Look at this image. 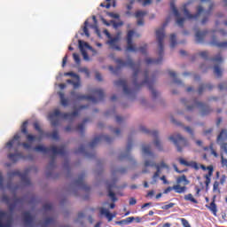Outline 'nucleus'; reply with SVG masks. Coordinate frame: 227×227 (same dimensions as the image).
I'll list each match as a JSON object with an SVG mask.
<instances>
[{
  "instance_id": "f257e3e1",
  "label": "nucleus",
  "mask_w": 227,
  "mask_h": 227,
  "mask_svg": "<svg viewBox=\"0 0 227 227\" xmlns=\"http://www.w3.org/2000/svg\"><path fill=\"white\" fill-rule=\"evenodd\" d=\"M115 63L117 64L116 67L112 66L109 67V70L113 72V74H117L118 72H120V70H121V68L125 67H130L132 70H134L132 77L135 88L137 90H139L141 86L146 84L148 90H151L153 98H157V97H159V92H157L155 89H153L154 81L150 80V78L148 77V71H145L144 73L145 81H143L141 83L137 82V75H139V72H141V64H136L130 57L128 58L127 61H124L121 59H116Z\"/></svg>"
},
{
  "instance_id": "f03ea898",
  "label": "nucleus",
  "mask_w": 227,
  "mask_h": 227,
  "mask_svg": "<svg viewBox=\"0 0 227 227\" xmlns=\"http://www.w3.org/2000/svg\"><path fill=\"white\" fill-rule=\"evenodd\" d=\"M169 22V18L167 19L166 22L163 23V27L156 30V38L158 42L159 47V58L157 59H153L152 58L145 59L146 65H160L162 63V56H164V38L166 37V34L164 33V27L168 26Z\"/></svg>"
},
{
  "instance_id": "7ed1b4c3",
  "label": "nucleus",
  "mask_w": 227,
  "mask_h": 227,
  "mask_svg": "<svg viewBox=\"0 0 227 227\" xmlns=\"http://www.w3.org/2000/svg\"><path fill=\"white\" fill-rule=\"evenodd\" d=\"M34 150L35 152H41L42 153H49V152H51L53 153V155L51 156V161L48 165L49 169H54L56 168V155H62L63 157L67 153L64 146H60L59 148H58L55 145H51L50 147L36 145Z\"/></svg>"
},
{
  "instance_id": "20e7f679",
  "label": "nucleus",
  "mask_w": 227,
  "mask_h": 227,
  "mask_svg": "<svg viewBox=\"0 0 227 227\" xmlns=\"http://www.w3.org/2000/svg\"><path fill=\"white\" fill-rule=\"evenodd\" d=\"M181 102L186 106L187 111H194V109H201V116H208L212 113V108L203 102L198 101V98H193L191 101H187L185 98H182Z\"/></svg>"
},
{
  "instance_id": "39448f33",
  "label": "nucleus",
  "mask_w": 227,
  "mask_h": 227,
  "mask_svg": "<svg viewBox=\"0 0 227 227\" xmlns=\"http://www.w3.org/2000/svg\"><path fill=\"white\" fill-rule=\"evenodd\" d=\"M59 116H61V118L64 120H74V118L79 116V111L75 110L73 113L61 114L59 109L53 110V112L50 113L48 115V119L52 127H58V125H59Z\"/></svg>"
},
{
  "instance_id": "423d86ee",
  "label": "nucleus",
  "mask_w": 227,
  "mask_h": 227,
  "mask_svg": "<svg viewBox=\"0 0 227 227\" xmlns=\"http://www.w3.org/2000/svg\"><path fill=\"white\" fill-rule=\"evenodd\" d=\"M212 10H214L213 3L209 4L208 10L206 12L203 9V6L199 5L197 7V12L195 14H191V12H189V10H187L186 7L184 8V13L187 19H189L190 20H192V19L194 20L198 19L200 15H201L204 12L205 17L202 19L201 24H207V22H208V17H210V15L212 14Z\"/></svg>"
},
{
  "instance_id": "0eeeda50",
  "label": "nucleus",
  "mask_w": 227,
  "mask_h": 227,
  "mask_svg": "<svg viewBox=\"0 0 227 227\" xmlns=\"http://www.w3.org/2000/svg\"><path fill=\"white\" fill-rule=\"evenodd\" d=\"M132 36H134V30H129L127 34V51L129 52H137V51H139L141 54H146L148 44H144L143 46L137 48L132 43Z\"/></svg>"
},
{
  "instance_id": "6e6552de",
  "label": "nucleus",
  "mask_w": 227,
  "mask_h": 227,
  "mask_svg": "<svg viewBox=\"0 0 227 227\" xmlns=\"http://www.w3.org/2000/svg\"><path fill=\"white\" fill-rule=\"evenodd\" d=\"M169 141L174 143L175 146L176 147L177 152L182 153L184 152V148L189 146V142L187 139L180 134H174L168 137Z\"/></svg>"
},
{
  "instance_id": "1a4fd4ad",
  "label": "nucleus",
  "mask_w": 227,
  "mask_h": 227,
  "mask_svg": "<svg viewBox=\"0 0 227 227\" xmlns=\"http://www.w3.org/2000/svg\"><path fill=\"white\" fill-rule=\"evenodd\" d=\"M139 130H140V132H143L144 134H149L150 136L153 137H154V142H153L154 145L160 152H162L163 148H162V144L160 143V140L159 139V131L149 130L145 126H140Z\"/></svg>"
},
{
  "instance_id": "9d476101",
  "label": "nucleus",
  "mask_w": 227,
  "mask_h": 227,
  "mask_svg": "<svg viewBox=\"0 0 227 227\" xmlns=\"http://www.w3.org/2000/svg\"><path fill=\"white\" fill-rule=\"evenodd\" d=\"M182 182H184V185H189V180L187 179V176H185V175L177 177V184L173 186L175 192H176L177 194H184V192L187 191V186H180V184H182Z\"/></svg>"
},
{
  "instance_id": "9b49d317",
  "label": "nucleus",
  "mask_w": 227,
  "mask_h": 227,
  "mask_svg": "<svg viewBox=\"0 0 227 227\" xmlns=\"http://www.w3.org/2000/svg\"><path fill=\"white\" fill-rule=\"evenodd\" d=\"M15 143L18 146L21 145L26 150H29L31 148V144L26 142L20 143V135L19 134L14 135L13 138L7 142L6 148H12Z\"/></svg>"
},
{
  "instance_id": "f8f14e48",
  "label": "nucleus",
  "mask_w": 227,
  "mask_h": 227,
  "mask_svg": "<svg viewBox=\"0 0 227 227\" xmlns=\"http://www.w3.org/2000/svg\"><path fill=\"white\" fill-rule=\"evenodd\" d=\"M70 95L73 100H77V101L89 100L90 102H93V104H97V98L93 96L81 94L79 92H76L75 90H71Z\"/></svg>"
},
{
  "instance_id": "ddd939ff",
  "label": "nucleus",
  "mask_w": 227,
  "mask_h": 227,
  "mask_svg": "<svg viewBox=\"0 0 227 227\" xmlns=\"http://www.w3.org/2000/svg\"><path fill=\"white\" fill-rule=\"evenodd\" d=\"M8 176L10 178H13V176H19L21 178V182L25 184V185H31V180L27 177V172L21 173L20 170H14L8 173Z\"/></svg>"
},
{
  "instance_id": "4468645a",
  "label": "nucleus",
  "mask_w": 227,
  "mask_h": 227,
  "mask_svg": "<svg viewBox=\"0 0 227 227\" xmlns=\"http://www.w3.org/2000/svg\"><path fill=\"white\" fill-rule=\"evenodd\" d=\"M84 178H86V174L82 173L79 175L78 178L74 181L75 187H79V189H82L85 192H90V186L84 183Z\"/></svg>"
},
{
  "instance_id": "2eb2a0df",
  "label": "nucleus",
  "mask_w": 227,
  "mask_h": 227,
  "mask_svg": "<svg viewBox=\"0 0 227 227\" xmlns=\"http://www.w3.org/2000/svg\"><path fill=\"white\" fill-rule=\"evenodd\" d=\"M100 141L113 143V137L107 135H99L98 137H94V139L89 144L90 148H95Z\"/></svg>"
},
{
  "instance_id": "dca6fc26",
  "label": "nucleus",
  "mask_w": 227,
  "mask_h": 227,
  "mask_svg": "<svg viewBox=\"0 0 227 227\" xmlns=\"http://www.w3.org/2000/svg\"><path fill=\"white\" fill-rule=\"evenodd\" d=\"M200 168H202L203 171H207V174L204 176V178H206L205 181V185L206 187H208L210 185V182H212V175H214V166L209 165L206 167L205 165H200Z\"/></svg>"
},
{
  "instance_id": "f3484780",
  "label": "nucleus",
  "mask_w": 227,
  "mask_h": 227,
  "mask_svg": "<svg viewBox=\"0 0 227 227\" xmlns=\"http://www.w3.org/2000/svg\"><path fill=\"white\" fill-rule=\"evenodd\" d=\"M114 85L119 88L121 87L125 95H133V93H136V90L129 89L127 86V80L125 79L115 81Z\"/></svg>"
},
{
  "instance_id": "a211bd4d",
  "label": "nucleus",
  "mask_w": 227,
  "mask_h": 227,
  "mask_svg": "<svg viewBox=\"0 0 227 227\" xmlns=\"http://www.w3.org/2000/svg\"><path fill=\"white\" fill-rule=\"evenodd\" d=\"M170 8L176 17V22L180 27H184V22H185V18L180 17V12H178V9H176V6L175 5V2L170 3Z\"/></svg>"
},
{
  "instance_id": "6ab92c4d",
  "label": "nucleus",
  "mask_w": 227,
  "mask_h": 227,
  "mask_svg": "<svg viewBox=\"0 0 227 227\" xmlns=\"http://www.w3.org/2000/svg\"><path fill=\"white\" fill-rule=\"evenodd\" d=\"M145 168H156V172L153 174V179L155 180V178H159V176H160V169L162 168H160L157 164L155 163V161H152V160H146L145 161Z\"/></svg>"
},
{
  "instance_id": "aec40b11",
  "label": "nucleus",
  "mask_w": 227,
  "mask_h": 227,
  "mask_svg": "<svg viewBox=\"0 0 227 227\" xmlns=\"http://www.w3.org/2000/svg\"><path fill=\"white\" fill-rule=\"evenodd\" d=\"M120 35H116L114 37H112L107 41V44L111 47V49H114V51H121V48L120 47Z\"/></svg>"
},
{
  "instance_id": "412c9836",
  "label": "nucleus",
  "mask_w": 227,
  "mask_h": 227,
  "mask_svg": "<svg viewBox=\"0 0 227 227\" xmlns=\"http://www.w3.org/2000/svg\"><path fill=\"white\" fill-rule=\"evenodd\" d=\"M27 121H25L21 125V132L24 134L27 137V141H29V143L35 141L36 137L35 135H31L27 133Z\"/></svg>"
},
{
  "instance_id": "4be33fe9",
  "label": "nucleus",
  "mask_w": 227,
  "mask_h": 227,
  "mask_svg": "<svg viewBox=\"0 0 227 227\" xmlns=\"http://www.w3.org/2000/svg\"><path fill=\"white\" fill-rule=\"evenodd\" d=\"M116 184V179H114L112 183H106V189L108 191V196L111 198L112 201H116V194L113 192V187Z\"/></svg>"
},
{
  "instance_id": "5701e85b",
  "label": "nucleus",
  "mask_w": 227,
  "mask_h": 227,
  "mask_svg": "<svg viewBox=\"0 0 227 227\" xmlns=\"http://www.w3.org/2000/svg\"><path fill=\"white\" fill-rule=\"evenodd\" d=\"M213 47H218V49H227V42L220 43L217 41V37L213 35L209 43Z\"/></svg>"
},
{
  "instance_id": "b1692460",
  "label": "nucleus",
  "mask_w": 227,
  "mask_h": 227,
  "mask_svg": "<svg viewBox=\"0 0 227 227\" xmlns=\"http://www.w3.org/2000/svg\"><path fill=\"white\" fill-rule=\"evenodd\" d=\"M179 164H181L182 166H186L187 168H193V169H196V170L200 169V166L196 161L189 162L184 160V158H179Z\"/></svg>"
},
{
  "instance_id": "393cba45",
  "label": "nucleus",
  "mask_w": 227,
  "mask_h": 227,
  "mask_svg": "<svg viewBox=\"0 0 227 227\" xmlns=\"http://www.w3.org/2000/svg\"><path fill=\"white\" fill-rule=\"evenodd\" d=\"M207 35H208V30L197 31L195 34V40H196L197 43H203Z\"/></svg>"
},
{
  "instance_id": "a878e982",
  "label": "nucleus",
  "mask_w": 227,
  "mask_h": 227,
  "mask_svg": "<svg viewBox=\"0 0 227 227\" xmlns=\"http://www.w3.org/2000/svg\"><path fill=\"white\" fill-rule=\"evenodd\" d=\"M99 212L101 215H105L106 217L108 223H111V221H113V219L116 217V214H111V212H109V209L105 207H101Z\"/></svg>"
},
{
  "instance_id": "bb28decb",
  "label": "nucleus",
  "mask_w": 227,
  "mask_h": 227,
  "mask_svg": "<svg viewBox=\"0 0 227 227\" xmlns=\"http://www.w3.org/2000/svg\"><path fill=\"white\" fill-rule=\"evenodd\" d=\"M206 208L212 212L213 215H217V204H215V196L213 197V200L209 205H206Z\"/></svg>"
},
{
  "instance_id": "cd10ccee",
  "label": "nucleus",
  "mask_w": 227,
  "mask_h": 227,
  "mask_svg": "<svg viewBox=\"0 0 227 227\" xmlns=\"http://www.w3.org/2000/svg\"><path fill=\"white\" fill-rule=\"evenodd\" d=\"M74 153L77 155L78 153H83L85 157H88L89 159H93L95 157V153H90L86 152V149L84 148V145H81L78 149L74 151Z\"/></svg>"
},
{
  "instance_id": "c85d7f7f",
  "label": "nucleus",
  "mask_w": 227,
  "mask_h": 227,
  "mask_svg": "<svg viewBox=\"0 0 227 227\" xmlns=\"http://www.w3.org/2000/svg\"><path fill=\"white\" fill-rule=\"evenodd\" d=\"M227 140V129H223L219 135L216 137V143L219 145L220 143H223V141Z\"/></svg>"
},
{
  "instance_id": "c756f323",
  "label": "nucleus",
  "mask_w": 227,
  "mask_h": 227,
  "mask_svg": "<svg viewBox=\"0 0 227 227\" xmlns=\"http://www.w3.org/2000/svg\"><path fill=\"white\" fill-rule=\"evenodd\" d=\"M134 221H136V218L134 216H129L126 219L115 222V224H117V226H126L127 224H130V223H133Z\"/></svg>"
},
{
  "instance_id": "7c9ffc66",
  "label": "nucleus",
  "mask_w": 227,
  "mask_h": 227,
  "mask_svg": "<svg viewBox=\"0 0 227 227\" xmlns=\"http://www.w3.org/2000/svg\"><path fill=\"white\" fill-rule=\"evenodd\" d=\"M23 219H24V223H25V224H27V226H31V224H33L34 218L31 215L30 212H24Z\"/></svg>"
},
{
  "instance_id": "2f4dec72",
  "label": "nucleus",
  "mask_w": 227,
  "mask_h": 227,
  "mask_svg": "<svg viewBox=\"0 0 227 227\" xmlns=\"http://www.w3.org/2000/svg\"><path fill=\"white\" fill-rule=\"evenodd\" d=\"M8 159L11 160L12 162H18V160H20V159H24V155L22 153H9Z\"/></svg>"
},
{
  "instance_id": "473e14b6",
  "label": "nucleus",
  "mask_w": 227,
  "mask_h": 227,
  "mask_svg": "<svg viewBox=\"0 0 227 227\" xmlns=\"http://www.w3.org/2000/svg\"><path fill=\"white\" fill-rule=\"evenodd\" d=\"M206 90H208V91H212V90H214V85L210 83L200 85L198 90L199 95H201Z\"/></svg>"
},
{
  "instance_id": "72a5a7b5",
  "label": "nucleus",
  "mask_w": 227,
  "mask_h": 227,
  "mask_svg": "<svg viewBox=\"0 0 227 227\" xmlns=\"http://www.w3.org/2000/svg\"><path fill=\"white\" fill-rule=\"evenodd\" d=\"M19 203H24V198H15L14 199V203L9 204V210L10 212H13V210H15V207H17V205H19Z\"/></svg>"
},
{
  "instance_id": "f704fd0d",
  "label": "nucleus",
  "mask_w": 227,
  "mask_h": 227,
  "mask_svg": "<svg viewBox=\"0 0 227 227\" xmlns=\"http://www.w3.org/2000/svg\"><path fill=\"white\" fill-rule=\"evenodd\" d=\"M6 215V212L0 211V227H12V220H8L6 223H3V218Z\"/></svg>"
},
{
  "instance_id": "c9c22d12",
  "label": "nucleus",
  "mask_w": 227,
  "mask_h": 227,
  "mask_svg": "<svg viewBox=\"0 0 227 227\" xmlns=\"http://www.w3.org/2000/svg\"><path fill=\"white\" fill-rule=\"evenodd\" d=\"M130 150H132V140L129 139L127 145L125 153L121 154L120 157H128V159H130Z\"/></svg>"
},
{
  "instance_id": "e433bc0d",
  "label": "nucleus",
  "mask_w": 227,
  "mask_h": 227,
  "mask_svg": "<svg viewBox=\"0 0 227 227\" xmlns=\"http://www.w3.org/2000/svg\"><path fill=\"white\" fill-rule=\"evenodd\" d=\"M142 152L145 153V155H148V157H153V159L155 157L153 153L151 151L150 145H143Z\"/></svg>"
},
{
  "instance_id": "4c0bfd02",
  "label": "nucleus",
  "mask_w": 227,
  "mask_h": 227,
  "mask_svg": "<svg viewBox=\"0 0 227 227\" xmlns=\"http://www.w3.org/2000/svg\"><path fill=\"white\" fill-rule=\"evenodd\" d=\"M58 95H59V98H60V104H61V106H63V107H67V106H68V99H67V98H65V93H63V92H59Z\"/></svg>"
},
{
  "instance_id": "58836bf2",
  "label": "nucleus",
  "mask_w": 227,
  "mask_h": 227,
  "mask_svg": "<svg viewBox=\"0 0 227 227\" xmlns=\"http://www.w3.org/2000/svg\"><path fill=\"white\" fill-rule=\"evenodd\" d=\"M127 173V168H121L117 169H112V176H114L116 175H125Z\"/></svg>"
},
{
  "instance_id": "ea45409f",
  "label": "nucleus",
  "mask_w": 227,
  "mask_h": 227,
  "mask_svg": "<svg viewBox=\"0 0 227 227\" xmlns=\"http://www.w3.org/2000/svg\"><path fill=\"white\" fill-rule=\"evenodd\" d=\"M94 95L98 98L99 100H104V90L102 89H96L93 90Z\"/></svg>"
},
{
  "instance_id": "a19ab883",
  "label": "nucleus",
  "mask_w": 227,
  "mask_h": 227,
  "mask_svg": "<svg viewBox=\"0 0 227 227\" xmlns=\"http://www.w3.org/2000/svg\"><path fill=\"white\" fill-rule=\"evenodd\" d=\"M80 51H86V49H91V46L88 43L82 42V40L78 41Z\"/></svg>"
},
{
  "instance_id": "79ce46f5",
  "label": "nucleus",
  "mask_w": 227,
  "mask_h": 227,
  "mask_svg": "<svg viewBox=\"0 0 227 227\" xmlns=\"http://www.w3.org/2000/svg\"><path fill=\"white\" fill-rule=\"evenodd\" d=\"M184 200L185 201H191V203H194L195 205L198 203V200H196L192 193L184 195Z\"/></svg>"
},
{
  "instance_id": "37998d69",
  "label": "nucleus",
  "mask_w": 227,
  "mask_h": 227,
  "mask_svg": "<svg viewBox=\"0 0 227 227\" xmlns=\"http://www.w3.org/2000/svg\"><path fill=\"white\" fill-rule=\"evenodd\" d=\"M138 3H141L143 6H147V4H152V0H137ZM136 3V0H130L129 4H134Z\"/></svg>"
},
{
  "instance_id": "c03bdc74",
  "label": "nucleus",
  "mask_w": 227,
  "mask_h": 227,
  "mask_svg": "<svg viewBox=\"0 0 227 227\" xmlns=\"http://www.w3.org/2000/svg\"><path fill=\"white\" fill-rule=\"evenodd\" d=\"M170 47H171V49H175V47H176V34L170 35Z\"/></svg>"
},
{
  "instance_id": "a18cd8bd",
  "label": "nucleus",
  "mask_w": 227,
  "mask_h": 227,
  "mask_svg": "<svg viewBox=\"0 0 227 227\" xmlns=\"http://www.w3.org/2000/svg\"><path fill=\"white\" fill-rule=\"evenodd\" d=\"M89 121L90 119H84L82 123L78 124V126L76 127V130L81 132V134H84V123L88 122Z\"/></svg>"
},
{
  "instance_id": "49530a36",
  "label": "nucleus",
  "mask_w": 227,
  "mask_h": 227,
  "mask_svg": "<svg viewBox=\"0 0 227 227\" xmlns=\"http://www.w3.org/2000/svg\"><path fill=\"white\" fill-rule=\"evenodd\" d=\"M210 60L213 61V63H218L219 65H221V63H223V56H221V54L219 53L214 58L210 59Z\"/></svg>"
},
{
  "instance_id": "de8ad7c7",
  "label": "nucleus",
  "mask_w": 227,
  "mask_h": 227,
  "mask_svg": "<svg viewBox=\"0 0 227 227\" xmlns=\"http://www.w3.org/2000/svg\"><path fill=\"white\" fill-rule=\"evenodd\" d=\"M214 74H216V77H223V70H221L219 66L215 65L214 67Z\"/></svg>"
},
{
  "instance_id": "09e8293b",
  "label": "nucleus",
  "mask_w": 227,
  "mask_h": 227,
  "mask_svg": "<svg viewBox=\"0 0 227 227\" xmlns=\"http://www.w3.org/2000/svg\"><path fill=\"white\" fill-rule=\"evenodd\" d=\"M168 75H170V77H172V79H174V82L176 84H182V81H180L176 78V73H175L174 71H168Z\"/></svg>"
},
{
  "instance_id": "8fccbe9b",
  "label": "nucleus",
  "mask_w": 227,
  "mask_h": 227,
  "mask_svg": "<svg viewBox=\"0 0 227 227\" xmlns=\"http://www.w3.org/2000/svg\"><path fill=\"white\" fill-rule=\"evenodd\" d=\"M54 223H56V221L54 220V218H46L44 220L43 224H42V227H48L49 224H54Z\"/></svg>"
},
{
  "instance_id": "3c124183",
  "label": "nucleus",
  "mask_w": 227,
  "mask_h": 227,
  "mask_svg": "<svg viewBox=\"0 0 227 227\" xmlns=\"http://www.w3.org/2000/svg\"><path fill=\"white\" fill-rule=\"evenodd\" d=\"M219 185H221V184L219 183V181H215L214 184H213V192H221V189L219 188Z\"/></svg>"
},
{
  "instance_id": "603ef678",
  "label": "nucleus",
  "mask_w": 227,
  "mask_h": 227,
  "mask_svg": "<svg viewBox=\"0 0 227 227\" xmlns=\"http://www.w3.org/2000/svg\"><path fill=\"white\" fill-rule=\"evenodd\" d=\"M145 15H146V12H145V11H137L135 12L136 19H143V17H145Z\"/></svg>"
},
{
  "instance_id": "864d4df0",
  "label": "nucleus",
  "mask_w": 227,
  "mask_h": 227,
  "mask_svg": "<svg viewBox=\"0 0 227 227\" xmlns=\"http://www.w3.org/2000/svg\"><path fill=\"white\" fill-rule=\"evenodd\" d=\"M34 129L35 130H37L39 134L43 135V129L40 127V123L38 122H34Z\"/></svg>"
},
{
  "instance_id": "5fc2aeb1",
  "label": "nucleus",
  "mask_w": 227,
  "mask_h": 227,
  "mask_svg": "<svg viewBox=\"0 0 227 227\" xmlns=\"http://www.w3.org/2000/svg\"><path fill=\"white\" fill-rule=\"evenodd\" d=\"M84 27H83V33L87 36V38H90V31L88 30V20L84 22Z\"/></svg>"
},
{
  "instance_id": "6e6d98bb",
  "label": "nucleus",
  "mask_w": 227,
  "mask_h": 227,
  "mask_svg": "<svg viewBox=\"0 0 227 227\" xmlns=\"http://www.w3.org/2000/svg\"><path fill=\"white\" fill-rule=\"evenodd\" d=\"M209 150L211 151V155H214V157L217 158L219 157V154L217 153V152L214 149V145L210 144L209 145Z\"/></svg>"
},
{
  "instance_id": "4d7b16f0",
  "label": "nucleus",
  "mask_w": 227,
  "mask_h": 227,
  "mask_svg": "<svg viewBox=\"0 0 227 227\" xmlns=\"http://www.w3.org/2000/svg\"><path fill=\"white\" fill-rule=\"evenodd\" d=\"M173 207H175V203L170 202L168 204L162 206L161 208L162 210H169V208H173Z\"/></svg>"
},
{
  "instance_id": "13d9d810",
  "label": "nucleus",
  "mask_w": 227,
  "mask_h": 227,
  "mask_svg": "<svg viewBox=\"0 0 227 227\" xmlns=\"http://www.w3.org/2000/svg\"><path fill=\"white\" fill-rule=\"evenodd\" d=\"M218 145H220L221 150H223L224 153L227 154V143L220 142Z\"/></svg>"
},
{
  "instance_id": "bf43d9fd",
  "label": "nucleus",
  "mask_w": 227,
  "mask_h": 227,
  "mask_svg": "<svg viewBox=\"0 0 227 227\" xmlns=\"http://www.w3.org/2000/svg\"><path fill=\"white\" fill-rule=\"evenodd\" d=\"M156 166H158L161 169H169V166H168V164H166L164 161H160V163L156 164Z\"/></svg>"
},
{
  "instance_id": "052dcab7",
  "label": "nucleus",
  "mask_w": 227,
  "mask_h": 227,
  "mask_svg": "<svg viewBox=\"0 0 227 227\" xmlns=\"http://www.w3.org/2000/svg\"><path fill=\"white\" fill-rule=\"evenodd\" d=\"M73 58H74L76 65H81V57H79V54L74 53Z\"/></svg>"
},
{
  "instance_id": "680f3d73",
  "label": "nucleus",
  "mask_w": 227,
  "mask_h": 227,
  "mask_svg": "<svg viewBox=\"0 0 227 227\" xmlns=\"http://www.w3.org/2000/svg\"><path fill=\"white\" fill-rule=\"evenodd\" d=\"M82 55L83 56V59H85V61H90V56L88 55V52L86 51V50H82Z\"/></svg>"
},
{
  "instance_id": "e2e57ef3",
  "label": "nucleus",
  "mask_w": 227,
  "mask_h": 227,
  "mask_svg": "<svg viewBox=\"0 0 227 227\" xmlns=\"http://www.w3.org/2000/svg\"><path fill=\"white\" fill-rule=\"evenodd\" d=\"M76 80V82H73L74 90H77V88L81 87V77H79V79Z\"/></svg>"
},
{
  "instance_id": "0e129e2a",
  "label": "nucleus",
  "mask_w": 227,
  "mask_h": 227,
  "mask_svg": "<svg viewBox=\"0 0 227 227\" xmlns=\"http://www.w3.org/2000/svg\"><path fill=\"white\" fill-rule=\"evenodd\" d=\"M43 210L46 212H49L50 210H52V204L47 203L43 206Z\"/></svg>"
},
{
  "instance_id": "69168bd1",
  "label": "nucleus",
  "mask_w": 227,
  "mask_h": 227,
  "mask_svg": "<svg viewBox=\"0 0 227 227\" xmlns=\"http://www.w3.org/2000/svg\"><path fill=\"white\" fill-rule=\"evenodd\" d=\"M199 56L203 59H208V51H201L199 53Z\"/></svg>"
},
{
  "instance_id": "338daca9",
  "label": "nucleus",
  "mask_w": 227,
  "mask_h": 227,
  "mask_svg": "<svg viewBox=\"0 0 227 227\" xmlns=\"http://www.w3.org/2000/svg\"><path fill=\"white\" fill-rule=\"evenodd\" d=\"M50 136L51 137H52V139H55V140L59 139V134L56 130L53 131Z\"/></svg>"
},
{
  "instance_id": "774afa93",
  "label": "nucleus",
  "mask_w": 227,
  "mask_h": 227,
  "mask_svg": "<svg viewBox=\"0 0 227 227\" xmlns=\"http://www.w3.org/2000/svg\"><path fill=\"white\" fill-rule=\"evenodd\" d=\"M65 75H69L70 77H74L75 79H79V75L74 72H67Z\"/></svg>"
}]
</instances>
